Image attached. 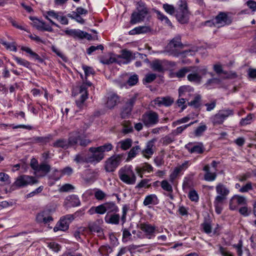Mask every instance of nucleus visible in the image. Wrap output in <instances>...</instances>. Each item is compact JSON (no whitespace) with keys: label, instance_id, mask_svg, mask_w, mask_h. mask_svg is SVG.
<instances>
[{"label":"nucleus","instance_id":"1","mask_svg":"<svg viewBox=\"0 0 256 256\" xmlns=\"http://www.w3.org/2000/svg\"><path fill=\"white\" fill-rule=\"evenodd\" d=\"M118 177L123 182L132 185L136 183V176L131 166H126L118 170Z\"/></svg>","mask_w":256,"mask_h":256},{"label":"nucleus","instance_id":"2","mask_svg":"<svg viewBox=\"0 0 256 256\" xmlns=\"http://www.w3.org/2000/svg\"><path fill=\"white\" fill-rule=\"evenodd\" d=\"M234 110L232 109L224 108L220 110L214 115L210 118V121L214 126L220 125L229 116H233Z\"/></svg>","mask_w":256,"mask_h":256},{"label":"nucleus","instance_id":"3","mask_svg":"<svg viewBox=\"0 0 256 256\" xmlns=\"http://www.w3.org/2000/svg\"><path fill=\"white\" fill-rule=\"evenodd\" d=\"M141 120L145 126L152 127L158 124L159 116L156 112L148 110L142 116Z\"/></svg>","mask_w":256,"mask_h":256},{"label":"nucleus","instance_id":"4","mask_svg":"<svg viewBox=\"0 0 256 256\" xmlns=\"http://www.w3.org/2000/svg\"><path fill=\"white\" fill-rule=\"evenodd\" d=\"M189 14L187 3L185 1H180L178 8L176 14V18L182 24L188 23L189 20Z\"/></svg>","mask_w":256,"mask_h":256},{"label":"nucleus","instance_id":"5","mask_svg":"<svg viewBox=\"0 0 256 256\" xmlns=\"http://www.w3.org/2000/svg\"><path fill=\"white\" fill-rule=\"evenodd\" d=\"M194 68L196 70H192L188 75V80L191 82L200 84L202 82V76L208 73L207 69L206 67L202 68Z\"/></svg>","mask_w":256,"mask_h":256},{"label":"nucleus","instance_id":"6","mask_svg":"<svg viewBox=\"0 0 256 256\" xmlns=\"http://www.w3.org/2000/svg\"><path fill=\"white\" fill-rule=\"evenodd\" d=\"M138 57L143 58L146 57V56L138 52L132 54L131 52L126 50H122L121 54L120 55H118V58H119V60H121V64H128L132 60Z\"/></svg>","mask_w":256,"mask_h":256},{"label":"nucleus","instance_id":"7","mask_svg":"<svg viewBox=\"0 0 256 256\" xmlns=\"http://www.w3.org/2000/svg\"><path fill=\"white\" fill-rule=\"evenodd\" d=\"M50 170V166L46 164H42L38 165V162L33 158V170L34 174L37 178H42L45 176Z\"/></svg>","mask_w":256,"mask_h":256},{"label":"nucleus","instance_id":"8","mask_svg":"<svg viewBox=\"0 0 256 256\" xmlns=\"http://www.w3.org/2000/svg\"><path fill=\"white\" fill-rule=\"evenodd\" d=\"M74 220L72 214H67L60 218L56 226L54 228V232L58 230L64 231L68 228L70 224Z\"/></svg>","mask_w":256,"mask_h":256},{"label":"nucleus","instance_id":"9","mask_svg":"<svg viewBox=\"0 0 256 256\" xmlns=\"http://www.w3.org/2000/svg\"><path fill=\"white\" fill-rule=\"evenodd\" d=\"M122 161V156L120 154L113 156L108 158L105 162L104 168L108 172L115 170Z\"/></svg>","mask_w":256,"mask_h":256},{"label":"nucleus","instance_id":"10","mask_svg":"<svg viewBox=\"0 0 256 256\" xmlns=\"http://www.w3.org/2000/svg\"><path fill=\"white\" fill-rule=\"evenodd\" d=\"M148 14V10L146 8L139 7L136 12H134L131 16L130 23L136 24L143 21Z\"/></svg>","mask_w":256,"mask_h":256},{"label":"nucleus","instance_id":"11","mask_svg":"<svg viewBox=\"0 0 256 256\" xmlns=\"http://www.w3.org/2000/svg\"><path fill=\"white\" fill-rule=\"evenodd\" d=\"M217 196L214 200L218 202H224L230 194L228 188L222 183H218L216 186Z\"/></svg>","mask_w":256,"mask_h":256},{"label":"nucleus","instance_id":"12","mask_svg":"<svg viewBox=\"0 0 256 256\" xmlns=\"http://www.w3.org/2000/svg\"><path fill=\"white\" fill-rule=\"evenodd\" d=\"M140 229L145 234L147 238L150 239L155 236V233L161 232L156 228L149 224L144 223L140 225Z\"/></svg>","mask_w":256,"mask_h":256},{"label":"nucleus","instance_id":"13","mask_svg":"<svg viewBox=\"0 0 256 256\" xmlns=\"http://www.w3.org/2000/svg\"><path fill=\"white\" fill-rule=\"evenodd\" d=\"M216 27L220 28L226 25H228L232 22L231 18L228 14L224 12H220L214 18Z\"/></svg>","mask_w":256,"mask_h":256},{"label":"nucleus","instance_id":"14","mask_svg":"<svg viewBox=\"0 0 256 256\" xmlns=\"http://www.w3.org/2000/svg\"><path fill=\"white\" fill-rule=\"evenodd\" d=\"M32 182V177L26 175H22L18 176L14 184L11 186V188L14 190L17 188L24 186Z\"/></svg>","mask_w":256,"mask_h":256},{"label":"nucleus","instance_id":"15","mask_svg":"<svg viewBox=\"0 0 256 256\" xmlns=\"http://www.w3.org/2000/svg\"><path fill=\"white\" fill-rule=\"evenodd\" d=\"M78 144V138L71 136L68 140V142L66 140H58L53 144V146L54 147L62 148H68V146H74Z\"/></svg>","mask_w":256,"mask_h":256},{"label":"nucleus","instance_id":"16","mask_svg":"<svg viewBox=\"0 0 256 256\" xmlns=\"http://www.w3.org/2000/svg\"><path fill=\"white\" fill-rule=\"evenodd\" d=\"M191 88L189 86H182L178 89L179 96L182 97L177 100V103L179 106H182V109L184 110L186 108V106L184 105L186 100H188L186 98L184 97L186 94H188Z\"/></svg>","mask_w":256,"mask_h":256},{"label":"nucleus","instance_id":"17","mask_svg":"<svg viewBox=\"0 0 256 256\" xmlns=\"http://www.w3.org/2000/svg\"><path fill=\"white\" fill-rule=\"evenodd\" d=\"M89 151L92 154L88 156V161L90 162H98L104 158V154L98 150V148L91 147Z\"/></svg>","mask_w":256,"mask_h":256},{"label":"nucleus","instance_id":"18","mask_svg":"<svg viewBox=\"0 0 256 256\" xmlns=\"http://www.w3.org/2000/svg\"><path fill=\"white\" fill-rule=\"evenodd\" d=\"M80 99L76 101L77 106L80 108H83L84 101L88 98V91L86 84H83L80 87Z\"/></svg>","mask_w":256,"mask_h":256},{"label":"nucleus","instance_id":"19","mask_svg":"<svg viewBox=\"0 0 256 256\" xmlns=\"http://www.w3.org/2000/svg\"><path fill=\"white\" fill-rule=\"evenodd\" d=\"M66 33L74 38H78L80 39L86 38L88 40H90L92 38L90 34L80 30H71L66 31Z\"/></svg>","mask_w":256,"mask_h":256},{"label":"nucleus","instance_id":"20","mask_svg":"<svg viewBox=\"0 0 256 256\" xmlns=\"http://www.w3.org/2000/svg\"><path fill=\"white\" fill-rule=\"evenodd\" d=\"M185 148L191 154H202L204 150L202 144H195L190 142L185 146Z\"/></svg>","mask_w":256,"mask_h":256},{"label":"nucleus","instance_id":"21","mask_svg":"<svg viewBox=\"0 0 256 256\" xmlns=\"http://www.w3.org/2000/svg\"><path fill=\"white\" fill-rule=\"evenodd\" d=\"M246 198L244 196H234L230 204V208L232 210H235L237 208L236 204L238 205H244L246 204Z\"/></svg>","mask_w":256,"mask_h":256},{"label":"nucleus","instance_id":"22","mask_svg":"<svg viewBox=\"0 0 256 256\" xmlns=\"http://www.w3.org/2000/svg\"><path fill=\"white\" fill-rule=\"evenodd\" d=\"M36 220L38 222H43L44 224H49L53 221V218L48 210L39 213L36 217Z\"/></svg>","mask_w":256,"mask_h":256},{"label":"nucleus","instance_id":"23","mask_svg":"<svg viewBox=\"0 0 256 256\" xmlns=\"http://www.w3.org/2000/svg\"><path fill=\"white\" fill-rule=\"evenodd\" d=\"M152 102L154 105L158 106H168L172 104L174 100L169 97L157 98L152 101Z\"/></svg>","mask_w":256,"mask_h":256},{"label":"nucleus","instance_id":"24","mask_svg":"<svg viewBox=\"0 0 256 256\" xmlns=\"http://www.w3.org/2000/svg\"><path fill=\"white\" fill-rule=\"evenodd\" d=\"M156 141V138H152L147 142L146 148L142 152L143 156L145 158H149L153 154L154 150L152 148Z\"/></svg>","mask_w":256,"mask_h":256},{"label":"nucleus","instance_id":"25","mask_svg":"<svg viewBox=\"0 0 256 256\" xmlns=\"http://www.w3.org/2000/svg\"><path fill=\"white\" fill-rule=\"evenodd\" d=\"M65 204L68 206H78L80 204L78 197L76 195H71L68 196L64 202Z\"/></svg>","mask_w":256,"mask_h":256},{"label":"nucleus","instance_id":"26","mask_svg":"<svg viewBox=\"0 0 256 256\" xmlns=\"http://www.w3.org/2000/svg\"><path fill=\"white\" fill-rule=\"evenodd\" d=\"M120 216L118 214H107L104 217L106 223L112 224H118L120 222Z\"/></svg>","mask_w":256,"mask_h":256},{"label":"nucleus","instance_id":"27","mask_svg":"<svg viewBox=\"0 0 256 256\" xmlns=\"http://www.w3.org/2000/svg\"><path fill=\"white\" fill-rule=\"evenodd\" d=\"M118 96L115 94H110L108 96L106 106L109 108H114L118 102Z\"/></svg>","mask_w":256,"mask_h":256},{"label":"nucleus","instance_id":"28","mask_svg":"<svg viewBox=\"0 0 256 256\" xmlns=\"http://www.w3.org/2000/svg\"><path fill=\"white\" fill-rule=\"evenodd\" d=\"M159 202L158 196L155 194H150L146 196L143 204L144 206H148L150 204L156 205Z\"/></svg>","mask_w":256,"mask_h":256},{"label":"nucleus","instance_id":"29","mask_svg":"<svg viewBox=\"0 0 256 256\" xmlns=\"http://www.w3.org/2000/svg\"><path fill=\"white\" fill-rule=\"evenodd\" d=\"M164 62L160 60H156L150 64V68L155 72H162L164 71L163 64Z\"/></svg>","mask_w":256,"mask_h":256},{"label":"nucleus","instance_id":"30","mask_svg":"<svg viewBox=\"0 0 256 256\" xmlns=\"http://www.w3.org/2000/svg\"><path fill=\"white\" fill-rule=\"evenodd\" d=\"M190 67H184L180 69L179 70L174 72H171L170 74V76L172 78H184L187 73L191 72Z\"/></svg>","mask_w":256,"mask_h":256},{"label":"nucleus","instance_id":"31","mask_svg":"<svg viewBox=\"0 0 256 256\" xmlns=\"http://www.w3.org/2000/svg\"><path fill=\"white\" fill-rule=\"evenodd\" d=\"M203 170L206 172L204 175V179L206 180L208 182H212L216 180V174L215 172H210V166L208 165L205 166Z\"/></svg>","mask_w":256,"mask_h":256},{"label":"nucleus","instance_id":"32","mask_svg":"<svg viewBox=\"0 0 256 256\" xmlns=\"http://www.w3.org/2000/svg\"><path fill=\"white\" fill-rule=\"evenodd\" d=\"M150 31V28L148 26H139L134 28L129 32V34L131 35L144 34Z\"/></svg>","mask_w":256,"mask_h":256},{"label":"nucleus","instance_id":"33","mask_svg":"<svg viewBox=\"0 0 256 256\" xmlns=\"http://www.w3.org/2000/svg\"><path fill=\"white\" fill-rule=\"evenodd\" d=\"M132 140L131 138H126L120 141L117 144V147L120 148L122 150H126L132 146Z\"/></svg>","mask_w":256,"mask_h":256},{"label":"nucleus","instance_id":"34","mask_svg":"<svg viewBox=\"0 0 256 256\" xmlns=\"http://www.w3.org/2000/svg\"><path fill=\"white\" fill-rule=\"evenodd\" d=\"M106 212H108L107 214L111 213V212H114L116 213L118 212V208L116 205L115 202H109L104 203Z\"/></svg>","mask_w":256,"mask_h":256},{"label":"nucleus","instance_id":"35","mask_svg":"<svg viewBox=\"0 0 256 256\" xmlns=\"http://www.w3.org/2000/svg\"><path fill=\"white\" fill-rule=\"evenodd\" d=\"M136 170L138 174H140V177L142 178V174L144 172H150L153 171V168L152 166L148 164V163H144V164L142 167L140 168H136Z\"/></svg>","mask_w":256,"mask_h":256},{"label":"nucleus","instance_id":"36","mask_svg":"<svg viewBox=\"0 0 256 256\" xmlns=\"http://www.w3.org/2000/svg\"><path fill=\"white\" fill-rule=\"evenodd\" d=\"M88 212L90 214H92L94 212L98 214H103L106 212L104 204H101L96 207H92Z\"/></svg>","mask_w":256,"mask_h":256},{"label":"nucleus","instance_id":"37","mask_svg":"<svg viewBox=\"0 0 256 256\" xmlns=\"http://www.w3.org/2000/svg\"><path fill=\"white\" fill-rule=\"evenodd\" d=\"M197 121L196 120L194 122H190L188 124H184L182 126L178 127L176 129L173 130L172 132V134L174 136H178L180 134H182L184 130H185L187 128H188L189 126H192V124L196 123Z\"/></svg>","mask_w":256,"mask_h":256},{"label":"nucleus","instance_id":"38","mask_svg":"<svg viewBox=\"0 0 256 256\" xmlns=\"http://www.w3.org/2000/svg\"><path fill=\"white\" fill-rule=\"evenodd\" d=\"M172 184V183L168 182V180H164L160 182V185L164 190L168 192H172L173 188Z\"/></svg>","mask_w":256,"mask_h":256},{"label":"nucleus","instance_id":"39","mask_svg":"<svg viewBox=\"0 0 256 256\" xmlns=\"http://www.w3.org/2000/svg\"><path fill=\"white\" fill-rule=\"evenodd\" d=\"M94 196L96 199L100 201L104 200L106 197V194L102 190L98 188L94 190Z\"/></svg>","mask_w":256,"mask_h":256},{"label":"nucleus","instance_id":"40","mask_svg":"<svg viewBox=\"0 0 256 256\" xmlns=\"http://www.w3.org/2000/svg\"><path fill=\"white\" fill-rule=\"evenodd\" d=\"M156 13L157 14L158 18L161 20L162 22H164L166 24L168 25V26H172V24L170 20L168 18L164 15L163 14H162L158 10H156Z\"/></svg>","mask_w":256,"mask_h":256},{"label":"nucleus","instance_id":"41","mask_svg":"<svg viewBox=\"0 0 256 256\" xmlns=\"http://www.w3.org/2000/svg\"><path fill=\"white\" fill-rule=\"evenodd\" d=\"M33 27H36L38 30L44 29L47 31H51L52 28H45L44 23L39 21L37 18H33Z\"/></svg>","mask_w":256,"mask_h":256},{"label":"nucleus","instance_id":"42","mask_svg":"<svg viewBox=\"0 0 256 256\" xmlns=\"http://www.w3.org/2000/svg\"><path fill=\"white\" fill-rule=\"evenodd\" d=\"M181 45L180 42V36H177L174 38L171 42L168 45L166 48L168 49L169 48H176V47H178Z\"/></svg>","mask_w":256,"mask_h":256},{"label":"nucleus","instance_id":"43","mask_svg":"<svg viewBox=\"0 0 256 256\" xmlns=\"http://www.w3.org/2000/svg\"><path fill=\"white\" fill-rule=\"evenodd\" d=\"M88 228L92 232H96L100 235L102 234V228L96 223H92L90 224Z\"/></svg>","mask_w":256,"mask_h":256},{"label":"nucleus","instance_id":"44","mask_svg":"<svg viewBox=\"0 0 256 256\" xmlns=\"http://www.w3.org/2000/svg\"><path fill=\"white\" fill-rule=\"evenodd\" d=\"M157 76L156 74L154 73H148L147 74L146 76L143 79V84H148L152 82H153L154 80H156V78Z\"/></svg>","mask_w":256,"mask_h":256},{"label":"nucleus","instance_id":"45","mask_svg":"<svg viewBox=\"0 0 256 256\" xmlns=\"http://www.w3.org/2000/svg\"><path fill=\"white\" fill-rule=\"evenodd\" d=\"M74 160L77 164H83L84 162H90L88 161V156L86 157L83 154H79L76 156Z\"/></svg>","mask_w":256,"mask_h":256},{"label":"nucleus","instance_id":"46","mask_svg":"<svg viewBox=\"0 0 256 256\" xmlns=\"http://www.w3.org/2000/svg\"><path fill=\"white\" fill-rule=\"evenodd\" d=\"M122 125V132L124 134L130 133L133 131V127L129 122H124Z\"/></svg>","mask_w":256,"mask_h":256},{"label":"nucleus","instance_id":"47","mask_svg":"<svg viewBox=\"0 0 256 256\" xmlns=\"http://www.w3.org/2000/svg\"><path fill=\"white\" fill-rule=\"evenodd\" d=\"M86 228L84 227L78 228L74 232V236L78 240H81L80 235H84L85 231H86Z\"/></svg>","mask_w":256,"mask_h":256},{"label":"nucleus","instance_id":"48","mask_svg":"<svg viewBox=\"0 0 256 256\" xmlns=\"http://www.w3.org/2000/svg\"><path fill=\"white\" fill-rule=\"evenodd\" d=\"M140 147L138 146H134L128 152V160L134 158L140 150Z\"/></svg>","mask_w":256,"mask_h":256},{"label":"nucleus","instance_id":"49","mask_svg":"<svg viewBox=\"0 0 256 256\" xmlns=\"http://www.w3.org/2000/svg\"><path fill=\"white\" fill-rule=\"evenodd\" d=\"M68 17L71 18L72 19L78 22L83 24L84 23V20L78 15V14H76L74 12H72V14H68Z\"/></svg>","mask_w":256,"mask_h":256},{"label":"nucleus","instance_id":"50","mask_svg":"<svg viewBox=\"0 0 256 256\" xmlns=\"http://www.w3.org/2000/svg\"><path fill=\"white\" fill-rule=\"evenodd\" d=\"M207 129V126L204 124H200V125L198 126L194 131V134L196 136H202V133L205 132Z\"/></svg>","mask_w":256,"mask_h":256},{"label":"nucleus","instance_id":"51","mask_svg":"<svg viewBox=\"0 0 256 256\" xmlns=\"http://www.w3.org/2000/svg\"><path fill=\"white\" fill-rule=\"evenodd\" d=\"M132 110V108L125 104L120 114L122 118H126L130 114Z\"/></svg>","mask_w":256,"mask_h":256},{"label":"nucleus","instance_id":"52","mask_svg":"<svg viewBox=\"0 0 256 256\" xmlns=\"http://www.w3.org/2000/svg\"><path fill=\"white\" fill-rule=\"evenodd\" d=\"M138 98V94H134L126 102V104L129 107H130L132 109L136 103Z\"/></svg>","mask_w":256,"mask_h":256},{"label":"nucleus","instance_id":"53","mask_svg":"<svg viewBox=\"0 0 256 256\" xmlns=\"http://www.w3.org/2000/svg\"><path fill=\"white\" fill-rule=\"evenodd\" d=\"M200 100L201 96H200V95H197L195 96L194 100L188 102V105L192 106L194 108H197L200 106Z\"/></svg>","mask_w":256,"mask_h":256},{"label":"nucleus","instance_id":"54","mask_svg":"<svg viewBox=\"0 0 256 256\" xmlns=\"http://www.w3.org/2000/svg\"><path fill=\"white\" fill-rule=\"evenodd\" d=\"M188 197L190 200L194 202H197L199 199V196L197 192L194 190H190V191Z\"/></svg>","mask_w":256,"mask_h":256},{"label":"nucleus","instance_id":"55","mask_svg":"<svg viewBox=\"0 0 256 256\" xmlns=\"http://www.w3.org/2000/svg\"><path fill=\"white\" fill-rule=\"evenodd\" d=\"M97 148L98 150L100 151L102 154H104V152H109L113 148V146L111 144L108 143Z\"/></svg>","mask_w":256,"mask_h":256},{"label":"nucleus","instance_id":"56","mask_svg":"<svg viewBox=\"0 0 256 256\" xmlns=\"http://www.w3.org/2000/svg\"><path fill=\"white\" fill-rule=\"evenodd\" d=\"M163 8L169 14L172 15L175 12V8L172 5L165 4H163Z\"/></svg>","mask_w":256,"mask_h":256},{"label":"nucleus","instance_id":"57","mask_svg":"<svg viewBox=\"0 0 256 256\" xmlns=\"http://www.w3.org/2000/svg\"><path fill=\"white\" fill-rule=\"evenodd\" d=\"M51 49L58 56L60 57L62 60L64 61H66V58L59 48H57L54 46H52L51 47Z\"/></svg>","mask_w":256,"mask_h":256},{"label":"nucleus","instance_id":"58","mask_svg":"<svg viewBox=\"0 0 256 256\" xmlns=\"http://www.w3.org/2000/svg\"><path fill=\"white\" fill-rule=\"evenodd\" d=\"M138 80V76L136 74H134L131 76L128 80V84L129 86H133L137 84Z\"/></svg>","mask_w":256,"mask_h":256},{"label":"nucleus","instance_id":"59","mask_svg":"<svg viewBox=\"0 0 256 256\" xmlns=\"http://www.w3.org/2000/svg\"><path fill=\"white\" fill-rule=\"evenodd\" d=\"M252 114H248L246 118H242L240 122V124L242 126H246L250 124L252 121Z\"/></svg>","mask_w":256,"mask_h":256},{"label":"nucleus","instance_id":"60","mask_svg":"<svg viewBox=\"0 0 256 256\" xmlns=\"http://www.w3.org/2000/svg\"><path fill=\"white\" fill-rule=\"evenodd\" d=\"M252 189V183L251 182H247L240 188L238 191L240 192H246Z\"/></svg>","mask_w":256,"mask_h":256},{"label":"nucleus","instance_id":"61","mask_svg":"<svg viewBox=\"0 0 256 256\" xmlns=\"http://www.w3.org/2000/svg\"><path fill=\"white\" fill-rule=\"evenodd\" d=\"M202 227L204 232L210 234L212 232V228L210 224L208 222H204L202 224Z\"/></svg>","mask_w":256,"mask_h":256},{"label":"nucleus","instance_id":"62","mask_svg":"<svg viewBox=\"0 0 256 256\" xmlns=\"http://www.w3.org/2000/svg\"><path fill=\"white\" fill-rule=\"evenodd\" d=\"M0 181L3 182L4 184H8L10 182V176L4 172H0Z\"/></svg>","mask_w":256,"mask_h":256},{"label":"nucleus","instance_id":"63","mask_svg":"<svg viewBox=\"0 0 256 256\" xmlns=\"http://www.w3.org/2000/svg\"><path fill=\"white\" fill-rule=\"evenodd\" d=\"M224 202H218L216 200H214V206L215 208L216 212L218 214H220L222 210V204Z\"/></svg>","mask_w":256,"mask_h":256},{"label":"nucleus","instance_id":"64","mask_svg":"<svg viewBox=\"0 0 256 256\" xmlns=\"http://www.w3.org/2000/svg\"><path fill=\"white\" fill-rule=\"evenodd\" d=\"M218 83V80L216 78H212L208 80L204 86L206 88L210 89L212 88L214 84H216Z\"/></svg>","mask_w":256,"mask_h":256}]
</instances>
